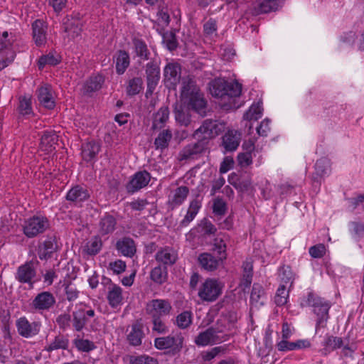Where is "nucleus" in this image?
Masks as SVG:
<instances>
[{"instance_id": "nucleus-1", "label": "nucleus", "mask_w": 364, "mask_h": 364, "mask_svg": "<svg viewBox=\"0 0 364 364\" xmlns=\"http://www.w3.org/2000/svg\"><path fill=\"white\" fill-rule=\"evenodd\" d=\"M181 97L188 104L189 109L193 110L201 117L206 116L207 101L203 94L197 87L195 81L188 79L183 82Z\"/></svg>"}, {"instance_id": "nucleus-2", "label": "nucleus", "mask_w": 364, "mask_h": 364, "mask_svg": "<svg viewBox=\"0 0 364 364\" xmlns=\"http://www.w3.org/2000/svg\"><path fill=\"white\" fill-rule=\"evenodd\" d=\"M210 92L216 98L227 100L229 105L224 104L223 106H227V109H230L235 97L241 94L242 85L237 81H228L219 77L210 82Z\"/></svg>"}, {"instance_id": "nucleus-3", "label": "nucleus", "mask_w": 364, "mask_h": 364, "mask_svg": "<svg viewBox=\"0 0 364 364\" xmlns=\"http://www.w3.org/2000/svg\"><path fill=\"white\" fill-rule=\"evenodd\" d=\"M305 302L306 306L312 308L313 314L316 318V332H318L321 328H326L330 318L331 302L324 298L316 295L313 292L308 293Z\"/></svg>"}, {"instance_id": "nucleus-4", "label": "nucleus", "mask_w": 364, "mask_h": 364, "mask_svg": "<svg viewBox=\"0 0 364 364\" xmlns=\"http://www.w3.org/2000/svg\"><path fill=\"white\" fill-rule=\"evenodd\" d=\"M50 226V221L46 216L37 214L24 221L23 232L28 238H33L44 233Z\"/></svg>"}, {"instance_id": "nucleus-5", "label": "nucleus", "mask_w": 364, "mask_h": 364, "mask_svg": "<svg viewBox=\"0 0 364 364\" xmlns=\"http://www.w3.org/2000/svg\"><path fill=\"white\" fill-rule=\"evenodd\" d=\"M224 127L223 123L218 120L207 119L194 132L193 136L196 139H204V142L208 145L210 140L219 135L223 131Z\"/></svg>"}, {"instance_id": "nucleus-6", "label": "nucleus", "mask_w": 364, "mask_h": 364, "mask_svg": "<svg viewBox=\"0 0 364 364\" xmlns=\"http://www.w3.org/2000/svg\"><path fill=\"white\" fill-rule=\"evenodd\" d=\"M72 329L75 332L80 333L86 328L91 319L95 318V311L86 305L76 306L75 310L72 312Z\"/></svg>"}, {"instance_id": "nucleus-7", "label": "nucleus", "mask_w": 364, "mask_h": 364, "mask_svg": "<svg viewBox=\"0 0 364 364\" xmlns=\"http://www.w3.org/2000/svg\"><path fill=\"white\" fill-rule=\"evenodd\" d=\"M56 299L53 293L43 291L38 293L30 304L32 312L43 314L50 311L55 306Z\"/></svg>"}, {"instance_id": "nucleus-8", "label": "nucleus", "mask_w": 364, "mask_h": 364, "mask_svg": "<svg viewBox=\"0 0 364 364\" xmlns=\"http://www.w3.org/2000/svg\"><path fill=\"white\" fill-rule=\"evenodd\" d=\"M38 260H30L20 265L15 273V279L21 284H28L30 288L33 287L37 275L36 267Z\"/></svg>"}, {"instance_id": "nucleus-9", "label": "nucleus", "mask_w": 364, "mask_h": 364, "mask_svg": "<svg viewBox=\"0 0 364 364\" xmlns=\"http://www.w3.org/2000/svg\"><path fill=\"white\" fill-rule=\"evenodd\" d=\"M15 325L18 335L25 338H31L38 336L42 328L41 321H31L25 316L17 318Z\"/></svg>"}, {"instance_id": "nucleus-10", "label": "nucleus", "mask_w": 364, "mask_h": 364, "mask_svg": "<svg viewBox=\"0 0 364 364\" xmlns=\"http://www.w3.org/2000/svg\"><path fill=\"white\" fill-rule=\"evenodd\" d=\"M145 310L150 317L163 318L169 316L173 308L168 299H154L146 304Z\"/></svg>"}, {"instance_id": "nucleus-11", "label": "nucleus", "mask_w": 364, "mask_h": 364, "mask_svg": "<svg viewBox=\"0 0 364 364\" xmlns=\"http://www.w3.org/2000/svg\"><path fill=\"white\" fill-rule=\"evenodd\" d=\"M58 237L55 233L48 234L45 239L38 244L37 252L41 260L50 259L55 252L58 251Z\"/></svg>"}, {"instance_id": "nucleus-12", "label": "nucleus", "mask_w": 364, "mask_h": 364, "mask_svg": "<svg viewBox=\"0 0 364 364\" xmlns=\"http://www.w3.org/2000/svg\"><path fill=\"white\" fill-rule=\"evenodd\" d=\"M183 345V338L167 336L159 337L154 340V346L159 350L170 349L169 353L172 355L178 354Z\"/></svg>"}, {"instance_id": "nucleus-13", "label": "nucleus", "mask_w": 364, "mask_h": 364, "mask_svg": "<svg viewBox=\"0 0 364 364\" xmlns=\"http://www.w3.org/2000/svg\"><path fill=\"white\" fill-rule=\"evenodd\" d=\"M8 36V32L4 31L0 37V71L10 65L16 57L12 48V41L7 39Z\"/></svg>"}, {"instance_id": "nucleus-14", "label": "nucleus", "mask_w": 364, "mask_h": 364, "mask_svg": "<svg viewBox=\"0 0 364 364\" xmlns=\"http://www.w3.org/2000/svg\"><path fill=\"white\" fill-rule=\"evenodd\" d=\"M222 293V287L217 279H207L198 291V296L203 301H213Z\"/></svg>"}, {"instance_id": "nucleus-15", "label": "nucleus", "mask_w": 364, "mask_h": 364, "mask_svg": "<svg viewBox=\"0 0 364 364\" xmlns=\"http://www.w3.org/2000/svg\"><path fill=\"white\" fill-rule=\"evenodd\" d=\"M145 77L146 80V95H152L161 79V70L157 63L151 61L145 65Z\"/></svg>"}, {"instance_id": "nucleus-16", "label": "nucleus", "mask_w": 364, "mask_h": 364, "mask_svg": "<svg viewBox=\"0 0 364 364\" xmlns=\"http://www.w3.org/2000/svg\"><path fill=\"white\" fill-rule=\"evenodd\" d=\"M208 144L203 140L197 139L196 142L186 145L179 153L181 160L197 159L208 149Z\"/></svg>"}, {"instance_id": "nucleus-17", "label": "nucleus", "mask_w": 364, "mask_h": 364, "mask_svg": "<svg viewBox=\"0 0 364 364\" xmlns=\"http://www.w3.org/2000/svg\"><path fill=\"white\" fill-rule=\"evenodd\" d=\"M181 67L178 63H168L164 69V80L166 87L175 89L181 80Z\"/></svg>"}, {"instance_id": "nucleus-18", "label": "nucleus", "mask_w": 364, "mask_h": 364, "mask_svg": "<svg viewBox=\"0 0 364 364\" xmlns=\"http://www.w3.org/2000/svg\"><path fill=\"white\" fill-rule=\"evenodd\" d=\"M151 181V174L146 171L136 172L126 186L128 193H134L146 187Z\"/></svg>"}, {"instance_id": "nucleus-19", "label": "nucleus", "mask_w": 364, "mask_h": 364, "mask_svg": "<svg viewBox=\"0 0 364 364\" xmlns=\"http://www.w3.org/2000/svg\"><path fill=\"white\" fill-rule=\"evenodd\" d=\"M62 29L67 38L75 39L81 34L82 24L78 18L68 15L63 19Z\"/></svg>"}, {"instance_id": "nucleus-20", "label": "nucleus", "mask_w": 364, "mask_h": 364, "mask_svg": "<svg viewBox=\"0 0 364 364\" xmlns=\"http://www.w3.org/2000/svg\"><path fill=\"white\" fill-rule=\"evenodd\" d=\"M346 337H338L333 335L326 334L324 336L323 341L321 342L322 348L320 349L319 352L321 355L327 356L331 352L341 349L342 346H343L344 342L347 339Z\"/></svg>"}, {"instance_id": "nucleus-21", "label": "nucleus", "mask_w": 364, "mask_h": 364, "mask_svg": "<svg viewBox=\"0 0 364 364\" xmlns=\"http://www.w3.org/2000/svg\"><path fill=\"white\" fill-rule=\"evenodd\" d=\"M225 259L222 258L220 255L215 257L213 254L209 252H203L199 255L198 261L201 269L208 271L213 272L215 271Z\"/></svg>"}, {"instance_id": "nucleus-22", "label": "nucleus", "mask_w": 364, "mask_h": 364, "mask_svg": "<svg viewBox=\"0 0 364 364\" xmlns=\"http://www.w3.org/2000/svg\"><path fill=\"white\" fill-rule=\"evenodd\" d=\"M100 150L101 144L97 141L91 140L83 143L81 146L82 160L87 163L95 164Z\"/></svg>"}, {"instance_id": "nucleus-23", "label": "nucleus", "mask_w": 364, "mask_h": 364, "mask_svg": "<svg viewBox=\"0 0 364 364\" xmlns=\"http://www.w3.org/2000/svg\"><path fill=\"white\" fill-rule=\"evenodd\" d=\"M107 285V299L109 306L112 308H117L122 304L123 296H122V289L113 284L110 279L104 278Z\"/></svg>"}, {"instance_id": "nucleus-24", "label": "nucleus", "mask_w": 364, "mask_h": 364, "mask_svg": "<svg viewBox=\"0 0 364 364\" xmlns=\"http://www.w3.org/2000/svg\"><path fill=\"white\" fill-rule=\"evenodd\" d=\"M331 172V162L327 158H321L316 161L314 165V172L311 176L314 184L321 185L324 177L328 176Z\"/></svg>"}, {"instance_id": "nucleus-25", "label": "nucleus", "mask_w": 364, "mask_h": 364, "mask_svg": "<svg viewBox=\"0 0 364 364\" xmlns=\"http://www.w3.org/2000/svg\"><path fill=\"white\" fill-rule=\"evenodd\" d=\"M156 261L161 266H172L178 259V253L173 247L166 246L160 248L155 255Z\"/></svg>"}, {"instance_id": "nucleus-26", "label": "nucleus", "mask_w": 364, "mask_h": 364, "mask_svg": "<svg viewBox=\"0 0 364 364\" xmlns=\"http://www.w3.org/2000/svg\"><path fill=\"white\" fill-rule=\"evenodd\" d=\"M31 26L35 44L38 47L45 45L47 42L48 23L43 20L36 19Z\"/></svg>"}, {"instance_id": "nucleus-27", "label": "nucleus", "mask_w": 364, "mask_h": 364, "mask_svg": "<svg viewBox=\"0 0 364 364\" xmlns=\"http://www.w3.org/2000/svg\"><path fill=\"white\" fill-rule=\"evenodd\" d=\"M90 197V194L87 188L80 185H75L67 192L65 199L75 205H77L87 200Z\"/></svg>"}, {"instance_id": "nucleus-28", "label": "nucleus", "mask_w": 364, "mask_h": 364, "mask_svg": "<svg viewBox=\"0 0 364 364\" xmlns=\"http://www.w3.org/2000/svg\"><path fill=\"white\" fill-rule=\"evenodd\" d=\"M230 241V236L227 232H218L213 241V250L218 255H220L223 259H227V246L228 243Z\"/></svg>"}, {"instance_id": "nucleus-29", "label": "nucleus", "mask_w": 364, "mask_h": 364, "mask_svg": "<svg viewBox=\"0 0 364 364\" xmlns=\"http://www.w3.org/2000/svg\"><path fill=\"white\" fill-rule=\"evenodd\" d=\"M144 336V325L141 320H136L131 325L127 338L131 346H138L141 344Z\"/></svg>"}, {"instance_id": "nucleus-30", "label": "nucleus", "mask_w": 364, "mask_h": 364, "mask_svg": "<svg viewBox=\"0 0 364 364\" xmlns=\"http://www.w3.org/2000/svg\"><path fill=\"white\" fill-rule=\"evenodd\" d=\"M116 250L120 255L132 258L136 252L134 240L129 237L119 239L115 245Z\"/></svg>"}, {"instance_id": "nucleus-31", "label": "nucleus", "mask_w": 364, "mask_h": 364, "mask_svg": "<svg viewBox=\"0 0 364 364\" xmlns=\"http://www.w3.org/2000/svg\"><path fill=\"white\" fill-rule=\"evenodd\" d=\"M169 119V109L166 106H163L153 114L151 129L154 132L164 129Z\"/></svg>"}, {"instance_id": "nucleus-32", "label": "nucleus", "mask_w": 364, "mask_h": 364, "mask_svg": "<svg viewBox=\"0 0 364 364\" xmlns=\"http://www.w3.org/2000/svg\"><path fill=\"white\" fill-rule=\"evenodd\" d=\"M58 141V136L53 130H46L43 132L41 138V149L47 153H51L55 149V145Z\"/></svg>"}, {"instance_id": "nucleus-33", "label": "nucleus", "mask_w": 364, "mask_h": 364, "mask_svg": "<svg viewBox=\"0 0 364 364\" xmlns=\"http://www.w3.org/2000/svg\"><path fill=\"white\" fill-rule=\"evenodd\" d=\"M37 93L38 101L43 107L48 109H53L55 107V102L50 85L41 86L38 89Z\"/></svg>"}, {"instance_id": "nucleus-34", "label": "nucleus", "mask_w": 364, "mask_h": 364, "mask_svg": "<svg viewBox=\"0 0 364 364\" xmlns=\"http://www.w3.org/2000/svg\"><path fill=\"white\" fill-rule=\"evenodd\" d=\"M116 218L109 213H105L99 222V232L102 235H107L112 233L117 227Z\"/></svg>"}, {"instance_id": "nucleus-35", "label": "nucleus", "mask_w": 364, "mask_h": 364, "mask_svg": "<svg viewBox=\"0 0 364 364\" xmlns=\"http://www.w3.org/2000/svg\"><path fill=\"white\" fill-rule=\"evenodd\" d=\"M189 193V188L187 186H181L178 187L172 195L168 196V205L173 210L181 205L186 199Z\"/></svg>"}, {"instance_id": "nucleus-36", "label": "nucleus", "mask_w": 364, "mask_h": 364, "mask_svg": "<svg viewBox=\"0 0 364 364\" xmlns=\"http://www.w3.org/2000/svg\"><path fill=\"white\" fill-rule=\"evenodd\" d=\"M210 328L215 332L214 336L217 340H220V343L229 340L230 334L228 332L232 330V328L228 325L227 319H218Z\"/></svg>"}, {"instance_id": "nucleus-37", "label": "nucleus", "mask_w": 364, "mask_h": 364, "mask_svg": "<svg viewBox=\"0 0 364 364\" xmlns=\"http://www.w3.org/2000/svg\"><path fill=\"white\" fill-rule=\"evenodd\" d=\"M132 42L134 57L141 60H148L150 58L151 53L146 42L142 38L137 37L132 38Z\"/></svg>"}, {"instance_id": "nucleus-38", "label": "nucleus", "mask_w": 364, "mask_h": 364, "mask_svg": "<svg viewBox=\"0 0 364 364\" xmlns=\"http://www.w3.org/2000/svg\"><path fill=\"white\" fill-rule=\"evenodd\" d=\"M159 131V134L154 139V145L155 149L160 150L163 152L168 148L169 144L173 139V133L170 128L161 129Z\"/></svg>"}, {"instance_id": "nucleus-39", "label": "nucleus", "mask_w": 364, "mask_h": 364, "mask_svg": "<svg viewBox=\"0 0 364 364\" xmlns=\"http://www.w3.org/2000/svg\"><path fill=\"white\" fill-rule=\"evenodd\" d=\"M214 333L210 327L200 332L194 339L195 344L200 347H205L220 343V340L216 339Z\"/></svg>"}, {"instance_id": "nucleus-40", "label": "nucleus", "mask_w": 364, "mask_h": 364, "mask_svg": "<svg viewBox=\"0 0 364 364\" xmlns=\"http://www.w3.org/2000/svg\"><path fill=\"white\" fill-rule=\"evenodd\" d=\"M116 73L122 75L125 73L130 64V58L128 52L124 50H119L114 56Z\"/></svg>"}, {"instance_id": "nucleus-41", "label": "nucleus", "mask_w": 364, "mask_h": 364, "mask_svg": "<svg viewBox=\"0 0 364 364\" xmlns=\"http://www.w3.org/2000/svg\"><path fill=\"white\" fill-rule=\"evenodd\" d=\"M240 134L234 130H229L223 136V146L226 151H233L238 147Z\"/></svg>"}, {"instance_id": "nucleus-42", "label": "nucleus", "mask_w": 364, "mask_h": 364, "mask_svg": "<svg viewBox=\"0 0 364 364\" xmlns=\"http://www.w3.org/2000/svg\"><path fill=\"white\" fill-rule=\"evenodd\" d=\"M69 344L68 336L59 333L45 347V350L50 353L53 350H67Z\"/></svg>"}, {"instance_id": "nucleus-43", "label": "nucleus", "mask_w": 364, "mask_h": 364, "mask_svg": "<svg viewBox=\"0 0 364 364\" xmlns=\"http://www.w3.org/2000/svg\"><path fill=\"white\" fill-rule=\"evenodd\" d=\"M104 82L105 79L102 75H92L83 85V94L88 95L99 90L102 87Z\"/></svg>"}, {"instance_id": "nucleus-44", "label": "nucleus", "mask_w": 364, "mask_h": 364, "mask_svg": "<svg viewBox=\"0 0 364 364\" xmlns=\"http://www.w3.org/2000/svg\"><path fill=\"white\" fill-rule=\"evenodd\" d=\"M266 301V294L263 287L258 284L255 283L252 286V291L250 294L251 304L255 306H263Z\"/></svg>"}, {"instance_id": "nucleus-45", "label": "nucleus", "mask_w": 364, "mask_h": 364, "mask_svg": "<svg viewBox=\"0 0 364 364\" xmlns=\"http://www.w3.org/2000/svg\"><path fill=\"white\" fill-rule=\"evenodd\" d=\"M342 346L340 351V358L347 362L348 360H354L358 350L356 341L350 342L348 337L346 342Z\"/></svg>"}, {"instance_id": "nucleus-46", "label": "nucleus", "mask_w": 364, "mask_h": 364, "mask_svg": "<svg viewBox=\"0 0 364 364\" xmlns=\"http://www.w3.org/2000/svg\"><path fill=\"white\" fill-rule=\"evenodd\" d=\"M201 208V203L197 199L191 201L186 215L184 218L180 222L179 226L184 228L188 226L190 223L195 218L199 210Z\"/></svg>"}, {"instance_id": "nucleus-47", "label": "nucleus", "mask_w": 364, "mask_h": 364, "mask_svg": "<svg viewBox=\"0 0 364 364\" xmlns=\"http://www.w3.org/2000/svg\"><path fill=\"white\" fill-rule=\"evenodd\" d=\"M18 114L26 118H29L34 114L32 108V100L29 96H20L17 107Z\"/></svg>"}, {"instance_id": "nucleus-48", "label": "nucleus", "mask_w": 364, "mask_h": 364, "mask_svg": "<svg viewBox=\"0 0 364 364\" xmlns=\"http://www.w3.org/2000/svg\"><path fill=\"white\" fill-rule=\"evenodd\" d=\"M151 280L158 285H161L166 282L168 279V269L166 266H158L153 268L150 272Z\"/></svg>"}, {"instance_id": "nucleus-49", "label": "nucleus", "mask_w": 364, "mask_h": 364, "mask_svg": "<svg viewBox=\"0 0 364 364\" xmlns=\"http://www.w3.org/2000/svg\"><path fill=\"white\" fill-rule=\"evenodd\" d=\"M242 277L240 280V286L245 290L249 288L252 284L253 277V265L252 262L245 261L242 263Z\"/></svg>"}, {"instance_id": "nucleus-50", "label": "nucleus", "mask_w": 364, "mask_h": 364, "mask_svg": "<svg viewBox=\"0 0 364 364\" xmlns=\"http://www.w3.org/2000/svg\"><path fill=\"white\" fill-rule=\"evenodd\" d=\"M144 88V82L141 77H134L127 82L126 92L128 96L138 95Z\"/></svg>"}, {"instance_id": "nucleus-51", "label": "nucleus", "mask_w": 364, "mask_h": 364, "mask_svg": "<svg viewBox=\"0 0 364 364\" xmlns=\"http://www.w3.org/2000/svg\"><path fill=\"white\" fill-rule=\"evenodd\" d=\"M61 62V56L56 52H50L48 54L43 55L38 59V68L43 69L46 65L55 66Z\"/></svg>"}, {"instance_id": "nucleus-52", "label": "nucleus", "mask_w": 364, "mask_h": 364, "mask_svg": "<svg viewBox=\"0 0 364 364\" xmlns=\"http://www.w3.org/2000/svg\"><path fill=\"white\" fill-rule=\"evenodd\" d=\"M193 313L190 310H186L177 315L175 324L180 329H187L193 323Z\"/></svg>"}, {"instance_id": "nucleus-53", "label": "nucleus", "mask_w": 364, "mask_h": 364, "mask_svg": "<svg viewBox=\"0 0 364 364\" xmlns=\"http://www.w3.org/2000/svg\"><path fill=\"white\" fill-rule=\"evenodd\" d=\"M73 343L80 352L88 353L96 348V346L93 341L82 338L79 335L73 339Z\"/></svg>"}, {"instance_id": "nucleus-54", "label": "nucleus", "mask_w": 364, "mask_h": 364, "mask_svg": "<svg viewBox=\"0 0 364 364\" xmlns=\"http://www.w3.org/2000/svg\"><path fill=\"white\" fill-rule=\"evenodd\" d=\"M162 43L169 51L175 50L178 46L176 36L172 31H166L162 33Z\"/></svg>"}, {"instance_id": "nucleus-55", "label": "nucleus", "mask_w": 364, "mask_h": 364, "mask_svg": "<svg viewBox=\"0 0 364 364\" xmlns=\"http://www.w3.org/2000/svg\"><path fill=\"white\" fill-rule=\"evenodd\" d=\"M55 321L61 331H66L72 328L73 315L66 312L60 314L57 316Z\"/></svg>"}, {"instance_id": "nucleus-56", "label": "nucleus", "mask_w": 364, "mask_h": 364, "mask_svg": "<svg viewBox=\"0 0 364 364\" xmlns=\"http://www.w3.org/2000/svg\"><path fill=\"white\" fill-rule=\"evenodd\" d=\"M262 104L259 102L253 104L244 114L243 118L247 121H257L262 117Z\"/></svg>"}, {"instance_id": "nucleus-57", "label": "nucleus", "mask_w": 364, "mask_h": 364, "mask_svg": "<svg viewBox=\"0 0 364 364\" xmlns=\"http://www.w3.org/2000/svg\"><path fill=\"white\" fill-rule=\"evenodd\" d=\"M279 0H263L257 7V13L267 14L274 11L279 7Z\"/></svg>"}, {"instance_id": "nucleus-58", "label": "nucleus", "mask_w": 364, "mask_h": 364, "mask_svg": "<svg viewBox=\"0 0 364 364\" xmlns=\"http://www.w3.org/2000/svg\"><path fill=\"white\" fill-rule=\"evenodd\" d=\"M151 319L152 328L151 331L153 333L156 334H166L169 328L166 324L163 318L160 317H150Z\"/></svg>"}, {"instance_id": "nucleus-59", "label": "nucleus", "mask_w": 364, "mask_h": 364, "mask_svg": "<svg viewBox=\"0 0 364 364\" xmlns=\"http://www.w3.org/2000/svg\"><path fill=\"white\" fill-rule=\"evenodd\" d=\"M279 277L282 282L284 284H290L291 287L295 279V274L292 272L291 268L289 265H283L279 269Z\"/></svg>"}, {"instance_id": "nucleus-60", "label": "nucleus", "mask_w": 364, "mask_h": 364, "mask_svg": "<svg viewBox=\"0 0 364 364\" xmlns=\"http://www.w3.org/2000/svg\"><path fill=\"white\" fill-rule=\"evenodd\" d=\"M289 290H287L285 284H280L276 291L274 303L278 306H282L287 303L289 299Z\"/></svg>"}, {"instance_id": "nucleus-61", "label": "nucleus", "mask_w": 364, "mask_h": 364, "mask_svg": "<svg viewBox=\"0 0 364 364\" xmlns=\"http://www.w3.org/2000/svg\"><path fill=\"white\" fill-rule=\"evenodd\" d=\"M175 119L177 122L181 125L187 127L191 123V115L188 110L183 109L181 106L175 108Z\"/></svg>"}, {"instance_id": "nucleus-62", "label": "nucleus", "mask_w": 364, "mask_h": 364, "mask_svg": "<svg viewBox=\"0 0 364 364\" xmlns=\"http://www.w3.org/2000/svg\"><path fill=\"white\" fill-rule=\"evenodd\" d=\"M227 210L228 205L225 201L220 198H217L214 200L213 204V213L215 216L220 217L218 220L226 214Z\"/></svg>"}, {"instance_id": "nucleus-63", "label": "nucleus", "mask_w": 364, "mask_h": 364, "mask_svg": "<svg viewBox=\"0 0 364 364\" xmlns=\"http://www.w3.org/2000/svg\"><path fill=\"white\" fill-rule=\"evenodd\" d=\"M102 242L100 237L95 236L92 237L86 245V250L88 255H95L102 249Z\"/></svg>"}, {"instance_id": "nucleus-64", "label": "nucleus", "mask_w": 364, "mask_h": 364, "mask_svg": "<svg viewBox=\"0 0 364 364\" xmlns=\"http://www.w3.org/2000/svg\"><path fill=\"white\" fill-rule=\"evenodd\" d=\"M129 364H159L156 358L147 355L130 356Z\"/></svg>"}]
</instances>
